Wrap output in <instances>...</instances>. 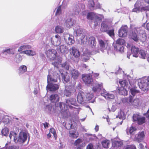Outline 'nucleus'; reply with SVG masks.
<instances>
[{
    "label": "nucleus",
    "mask_w": 149,
    "mask_h": 149,
    "mask_svg": "<svg viewBox=\"0 0 149 149\" xmlns=\"http://www.w3.org/2000/svg\"><path fill=\"white\" fill-rule=\"evenodd\" d=\"M137 5V3H136L134 5L135 8L133 9V12L137 13V12H139L140 11L142 12L143 11V10H144V9H145V8H143L144 7H144H146V6L147 5V4L146 3H145V4L144 5H145L144 6L142 7L141 8H140L136 7V6Z\"/></svg>",
    "instance_id": "obj_33"
},
{
    "label": "nucleus",
    "mask_w": 149,
    "mask_h": 149,
    "mask_svg": "<svg viewBox=\"0 0 149 149\" xmlns=\"http://www.w3.org/2000/svg\"><path fill=\"white\" fill-rule=\"evenodd\" d=\"M61 61H58V62H52V64L54 65V67H56L57 68H58V65H59L61 64Z\"/></svg>",
    "instance_id": "obj_59"
},
{
    "label": "nucleus",
    "mask_w": 149,
    "mask_h": 149,
    "mask_svg": "<svg viewBox=\"0 0 149 149\" xmlns=\"http://www.w3.org/2000/svg\"><path fill=\"white\" fill-rule=\"evenodd\" d=\"M95 129L96 131H97L99 130V126L98 125H96L95 128Z\"/></svg>",
    "instance_id": "obj_64"
},
{
    "label": "nucleus",
    "mask_w": 149,
    "mask_h": 149,
    "mask_svg": "<svg viewBox=\"0 0 149 149\" xmlns=\"http://www.w3.org/2000/svg\"><path fill=\"white\" fill-rule=\"evenodd\" d=\"M86 149H94L93 145L91 144H88L87 146Z\"/></svg>",
    "instance_id": "obj_61"
},
{
    "label": "nucleus",
    "mask_w": 149,
    "mask_h": 149,
    "mask_svg": "<svg viewBox=\"0 0 149 149\" xmlns=\"http://www.w3.org/2000/svg\"><path fill=\"white\" fill-rule=\"evenodd\" d=\"M123 144L121 141H114L112 143V146L116 149H120Z\"/></svg>",
    "instance_id": "obj_29"
},
{
    "label": "nucleus",
    "mask_w": 149,
    "mask_h": 149,
    "mask_svg": "<svg viewBox=\"0 0 149 149\" xmlns=\"http://www.w3.org/2000/svg\"><path fill=\"white\" fill-rule=\"evenodd\" d=\"M102 146L104 148H107L109 145V141L107 140H105L102 142Z\"/></svg>",
    "instance_id": "obj_44"
},
{
    "label": "nucleus",
    "mask_w": 149,
    "mask_h": 149,
    "mask_svg": "<svg viewBox=\"0 0 149 149\" xmlns=\"http://www.w3.org/2000/svg\"><path fill=\"white\" fill-rule=\"evenodd\" d=\"M49 125V123H48L46 122L45 123H43V125H44V127L45 128H47L48 127Z\"/></svg>",
    "instance_id": "obj_62"
},
{
    "label": "nucleus",
    "mask_w": 149,
    "mask_h": 149,
    "mask_svg": "<svg viewBox=\"0 0 149 149\" xmlns=\"http://www.w3.org/2000/svg\"><path fill=\"white\" fill-rule=\"evenodd\" d=\"M70 53L72 54L76 58L79 57L80 55V53L79 50L74 47H72L70 50Z\"/></svg>",
    "instance_id": "obj_22"
},
{
    "label": "nucleus",
    "mask_w": 149,
    "mask_h": 149,
    "mask_svg": "<svg viewBox=\"0 0 149 149\" xmlns=\"http://www.w3.org/2000/svg\"><path fill=\"white\" fill-rule=\"evenodd\" d=\"M54 78H52L49 75H48L47 77V82L48 84L46 86V89H48L50 91H54L57 90L59 88V85L56 84H54L50 82H56L57 81V78L59 75L58 73L55 72L54 73Z\"/></svg>",
    "instance_id": "obj_4"
},
{
    "label": "nucleus",
    "mask_w": 149,
    "mask_h": 149,
    "mask_svg": "<svg viewBox=\"0 0 149 149\" xmlns=\"http://www.w3.org/2000/svg\"><path fill=\"white\" fill-rule=\"evenodd\" d=\"M136 128L133 126L127 128L126 130V132L127 134L128 135H133L135 133L136 130Z\"/></svg>",
    "instance_id": "obj_28"
},
{
    "label": "nucleus",
    "mask_w": 149,
    "mask_h": 149,
    "mask_svg": "<svg viewBox=\"0 0 149 149\" xmlns=\"http://www.w3.org/2000/svg\"><path fill=\"white\" fill-rule=\"evenodd\" d=\"M117 117L118 118L120 119H124L125 115L124 112L122 110H120V112L118 113Z\"/></svg>",
    "instance_id": "obj_47"
},
{
    "label": "nucleus",
    "mask_w": 149,
    "mask_h": 149,
    "mask_svg": "<svg viewBox=\"0 0 149 149\" xmlns=\"http://www.w3.org/2000/svg\"><path fill=\"white\" fill-rule=\"evenodd\" d=\"M146 52L143 50H140L139 52L138 56L143 59H145L146 56Z\"/></svg>",
    "instance_id": "obj_38"
},
{
    "label": "nucleus",
    "mask_w": 149,
    "mask_h": 149,
    "mask_svg": "<svg viewBox=\"0 0 149 149\" xmlns=\"http://www.w3.org/2000/svg\"><path fill=\"white\" fill-rule=\"evenodd\" d=\"M63 28L60 26H57L55 28V31L56 33H62L63 32Z\"/></svg>",
    "instance_id": "obj_41"
},
{
    "label": "nucleus",
    "mask_w": 149,
    "mask_h": 149,
    "mask_svg": "<svg viewBox=\"0 0 149 149\" xmlns=\"http://www.w3.org/2000/svg\"><path fill=\"white\" fill-rule=\"evenodd\" d=\"M84 96L85 94L83 92L80 91L79 92L77 96V100L79 103L83 104L86 103V100Z\"/></svg>",
    "instance_id": "obj_12"
},
{
    "label": "nucleus",
    "mask_w": 149,
    "mask_h": 149,
    "mask_svg": "<svg viewBox=\"0 0 149 149\" xmlns=\"http://www.w3.org/2000/svg\"><path fill=\"white\" fill-rule=\"evenodd\" d=\"M15 60L16 62L19 63L21 62L22 60V57L19 54H17L15 56Z\"/></svg>",
    "instance_id": "obj_54"
},
{
    "label": "nucleus",
    "mask_w": 149,
    "mask_h": 149,
    "mask_svg": "<svg viewBox=\"0 0 149 149\" xmlns=\"http://www.w3.org/2000/svg\"><path fill=\"white\" fill-rule=\"evenodd\" d=\"M81 45H85L87 42L88 38L87 36L84 35L81 36L80 38Z\"/></svg>",
    "instance_id": "obj_36"
},
{
    "label": "nucleus",
    "mask_w": 149,
    "mask_h": 149,
    "mask_svg": "<svg viewBox=\"0 0 149 149\" xmlns=\"http://www.w3.org/2000/svg\"><path fill=\"white\" fill-rule=\"evenodd\" d=\"M74 34L75 35H76L77 36H79L81 35H82V36L84 35L83 34L84 30L81 29L77 28V29H74Z\"/></svg>",
    "instance_id": "obj_32"
},
{
    "label": "nucleus",
    "mask_w": 149,
    "mask_h": 149,
    "mask_svg": "<svg viewBox=\"0 0 149 149\" xmlns=\"http://www.w3.org/2000/svg\"><path fill=\"white\" fill-rule=\"evenodd\" d=\"M119 93L121 95L126 96L128 94V92L126 89L123 87H121L118 89Z\"/></svg>",
    "instance_id": "obj_35"
},
{
    "label": "nucleus",
    "mask_w": 149,
    "mask_h": 149,
    "mask_svg": "<svg viewBox=\"0 0 149 149\" xmlns=\"http://www.w3.org/2000/svg\"><path fill=\"white\" fill-rule=\"evenodd\" d=\"M99 48L100 50L103 52L106 49L108 46V41L106 40H98Z\"/></svg>",
    "instance_id": "obj_18"
},
{
    "label": "nucleus",
    "mask_w": 149,
    "mask_h": 149,
    "mask_svg": "<svg viewBox=\"0 0 149 149\" xmlns=\"http://www.w3.org/2000/svg\"><path fill=\"white\" fill-rule=\"evenodd\" d=\"M59 75V77L58 78H60V75H61L62 77V79L63 80V82H68L70 80V77L69 76L68 74V73L66 72L61 70H59V74L58 73Z\"/></svg>",
    "instance_id": "obj_17"
},
{
    "label": "nucleus",
    "mask_w": 149,
    "mask_h": 149,
    "mask_svg": "<svg viewBox=\"0 0 149 149\" xmlns=\"http://www.w3.org/2000/svg\"><path fill=\"white\" fill-rule=\"evenodd\" d=\"M79 136L78 132L76 131L70 130L69 132V136L72 138H76Z\"/></svg>",
    "instance_id": "obj_34"
},
{
    "label": "nucleus",
    "mask_w": 149,
    "mask_h": 149,
    "mask_svg": "<svg viewBox=\"0 0 149 149\" xmlns=\"http://www.w3.org/2000/svg\"><path fill=\"white\" fill-rule=\"evenodd\" d=\"M132 32L130 33V36L135 41L139 40H144L146 38V35L144 31L142 28H134L131 27Z\"/></svg>",
    "instance_id": "obj_3"
},
{
    "label": "nucleus",
    "mask_w": 149,
    "mask_h": 149,
    "mask_svg": "<svg viewBox=\"0 0 149 149\" xmlns=\"http://www.w3.org/2000/svg\"><path fill=\"white\" fill-rule=\"evenodd\" d=\"M50 133L52 134L54 136V137L56 138L57 137V135L56 133V132L55 129L53 128H51L49 130Z\"/></svg>",
    "instance_id": "obj_55"
},
{
    "label": "nucleus",
    "mask_w": 149,
    "mask_h": 149,
    "mask_svg": "<svg viewBox=\"0 0 149 149\" xmlns=\"http://www.w3.org/2000/svg\"><path fill=\"white\" fill-rule=\"evenodd\" d=\"M62 66L66 70H68L70 66L68 62H66L62 64Z\"/></svg>",
    "instance_id": "obj_53"
},
{
    "label": "nucleus",
    "mask_w": 149,
    "mask_h": 149,
    "mask_svg": "<svg viewBox=\"0 0 149 149\" xmlns=\"http://www.w3.org/2000/svg\"><path fill=\"white\" fill-rule=\"evenodd\" d=\"M145 3H146L147 5L146 6V7H144L142 8H145L144 10H149V0H144Z\"/></svg>",
    "instance_id": "obj_57"
},
{
    "label": "nucleus",
    "mask_w": 149,
    "mask_h": 149,
    "mask_svg": "<svg viewBox=\"0 0 149 149\" xmlns=\"http://www.w3.org/2000/svg\"><path fill=\"white\" fill-rule=\"evenodd\" d=\"M129 83H130L129 80L128 79L119 81V83L122 86L121 87L124 88V87H126L129 88Z\"/></svg>",
    "instance_id": "obj_31"
},
{
    "label": "nucleus",
    "mask_w": 149,
    "mask_h": 149,
    "mask_svg": "<svg viewBox=\"0 0 149 149\" xmlns=\"http://www.w3.org/2000/svg\"><path fill=\"white\" fill-rule=\"evenodd\" d=\"M66 104L63 102H60L57 104V107L58 109L60 110L61 114L63 116L65 115L67 113V110L70 108L71 109H72L74 111H77V112L75 113H79V110L74 107L70 105V104L76 106V100L74 98H70L69 99L66 100Z\"/></svg>",
    "instance_id": "obj_1"
},
{
    "label": "nucleus",
    "mask_w": 149,
    "mask_h": 149,
    "mask_svg": "<svg viewBox=\"0 0 149 149\" xmlns=\"http://www.w3.org/2000/svg\"><path fill=\"white\" fill-rule=\"evenodd\" d=\"M87 6L91 10H94L97 9H101L102 5L99 3H95L94 0H89Z\"/></svg>",
    "instance_id": "obj_8"
},
{
    "label": "nucleus",
    "mask_w": 149,
    "mask_h": 149,
    "mask_svg": "<svg viewBox=\"0 0 149 149\" xmlns=\"http://www.w3.org/2000/svg\"><path fill=\"white\" fill-rule=\"evenodd\" d=\"M60 52L61 53H64L68 51L67 49L66 48L65 45H62L59 47L58 48Z\"/></svg>",
    "instance_id": "obj_42"
},
{
    "label": "nucleus",
    "mask_w": 149,
    "mask_h": 149,
    "mask_svg": "<svg viewBox=\"0 0 149 149\" xmlns=\"http://www.w3.org/2000/svg\"><path fill=\"white\" fill-rule=\"evenodd\" d=\"M65 25L68 28L71 27L74 24V21L70 17H67L64 20Z\"/></svg>",
    "instance_id": "obj_21"
},
{
    "label": "nucleus",
    "mask_w": 149,
    "mask_h": 149,
    "mask_svg": "<svg viewBox=\"0 0 149 149\" xmlns=\"http://www.w3.org/2000/svg\"><path fill=\"white\" fill-rule=\"evenodd\" d=\"M1 133L3 135L7 136L9 133V129L6 127H4L3 129L1 131Z\"/></svg>",
    "instance_id": "obj_45"
},
{
    "label": "nucleus",
    "mask_w": 149,
    "mask_h": 149,
    "mask_svg": "<svg viewBox=\"0 0 149 149\" xmlns=\"http://www.w3.org/2000/svg\"><path fill=\"white\" fill-rule=\"evenodd\" d=\"M51 40L53 45L56 46L59 45L61 42V37L58 35L52 37L51 38Z\"/></svg>",
    "instance_id": "obj_16"
},
{
    "label": "nucleus",
    "mask_w": 149,
    "mask_h": 149,
    "mask_svg": "<svg viewBox=\"0 0 149 149\" xmlns=\"http://www.w3.org/2000/svg\"><path fill=\"white\" fill-rule=\"evenodd\" d=\"M18 74L21 75L27 71V67L26 65H21L18 68Z\"/></svg>",
    "instance_id": "obj_30"
},
{
    "label": "nucleus",
    "mask_w": 149,
    "mask_h": 149,
    "mask_svg": "<svg viewBox=\"0 0 149 149\" xmlns=\"http://www.w3.org/2000/svg\"><path fill=\"white\" fill-rule=\"evenodd\" d=\"M74 14L75 15H78L80 12V10L79 8V6H77L74 8Z\"/></svg>",
    "instance_id": "obj_56"
},
{
    "label": "nucleus",
    "mask_w": 149,
    "mask_h": 149,
    "mask_svg": "<svg viewBox=\"0 0 149 149\" xmlns=\"http://www.w3.org/2000/svg\"><path fill=\"white\" fill-rule=\"evenodd\" d=\"M70 73L71 74L72 77L74 79H77L79 76L80 73L79 71L75 69H72L70 71Z\"/></svg>",
    "instance_id": "obj_24"
},
{
    "label": "nucleus",
    "mask_w": 149,
    "mask_h": 149,
    "mask_svg": "<svg viewBox=\"0 0 149 149\" xmlns=\"http://www.w3.org/2000/svg\"><path fill=\"white\" fill-rule=\"evenodd\" d=\"M64 39L67 43L71 45L74 42V37L69 34L65 35L64 36Z\"/></svg>",
    "instance_id": "obj_20"
},
{
    "label": "nucleus",
    "mask_w": 149,
    "mask_h": 149,
    "mask_svg": "<svg viewBox=\"0 0 149 149\" xmlns=\"http://www.w3.org/2000/svg\"><path fill=\"white\" fill-rule=\"evenodd\" d=\"M125 149H136L135 146L134 145L127 146L125 147Z\"/></svg>",
    "instance_id": "obj_60"
},
{
    "label": "nucleus",
    "mask_w": 149,
    "mask_h": 149,
    "mask_svg": "<svg viewBox=\"0 0 149 149\" xmlns=\"http://www.w3.org/2000/svg\"><path fill=\"white\" fill-rule=\"evenodd\" d=\"M101 94L106 99H113L114 98V95L112 93H107L104 89H103L101 92Z\"/></svg>",
    "instance_id": "obj_13"
},
{
    "label": "nucleus",
    "mask_w": 149,
    "mask_h": 149,
    "mask_svg": "<svg viewBox=\"0 0 149 149\" xmlns=\"http://www.w3.org/2000/svg\"><path fill=\"white\" fill-rule=\"evenodd\" d=\"M114 49H115L118 52H122L123 51L124 47L123 45H115L114 46Z\"/></svg>",
    "instance_id": "obj_40"
},
{
    "label": "nucleus",
    "mask_w": 149,
    "mask_h": 149,
    "mask_svg": "<svg viewBox=\"0 0 149 149\" xmlns=\"http://www.w3.org/2000/svg\"><path fill=\"white\" fill-rule=\"evenodd\" d=\"M31 48L30 46L28 45H24L21 46L18 49V51L19 52L26 50Z\"/></svg>",
    "instance_id": "obj_39"
},
{
    "label": "nucleus",
    "mask_w": 149,
    "mask_h": 149,
    "mask_svg": "<svg viewBox=\"0 0 149 149\" xmlns=\"http://www.w3.org/2000/svg\"><path fill=\"white\" fill-rule=\"evenodd\" d=\"M56 9V12L55 13V15H59L62 13V10L61 9V6H59L57 7Z\"/></svg>",
    "instance_id": "obj_49"
},
{
    "label": "nucleus",
    "mask_w": 149,
    "mask_h": 149,
    "mask_svg": "<svg viewBox=\"0 0 149 149\" xmlns=\"http://www.w3.org/2000/svg\"><path fill=\"white\" fill-rule=\"evenodd\" d=\"M130 104L133 106H138L139 104V100L138 99H136L133 100V98L132 96H130L128 100Z\"/></svg>",
    "instance_id": "obj_25"
},
{
    "label": "nucleus",
    "mask_w": 149,
    "mask_h": 149,
    "mask_svg": "<svg viewBox=\"0 0 149 149\" xmlns=\"http://www.w3.org/2000/svg\"><path fill=\"white\" fill-rule=\"evenodd\" d=\"M47 57L51 60H54L56 57V51L54 49H49L45 52Z\"/></svg>",
    "instance_id": "obj_10"
},
{
    "label": "nucleus",
    "mask_w": 149,
    "mask_h": 149,
    "mask_svg": "<svg viewBox=\"0 0 149 149\" xmlns=\"http://www.w3.org/2000/svg\"><path fill=\"white\" fill-rule=\"evenodd\" d=\"M13 147L12 146H10L8 147H6L4 148L3 149H13Z\"/></svg>",
    "instance_id": "obj_63"
},
{
    "label": "nucleus",
    "mask_w": 149,
    "mask_h": 149,
    "mask_svg": "<svg viewBox=\"0 0 149 149\" xmlns=\"http://www.w3.org/2000/svg\"><path fill=\"white\" fill-rule=\"evenodd\" d=\"M109 28L105 22H103L101 24L100 29L102 32H106L110 37L113 38L114 35V30L113 29L108 30Z\"/></svg>",
    "instance_id": "obj_9"
},
{
    "label": "nucleus",
    "mask_w": 149,
    "mask_h": 149,
    "mask_svg": "<svg viewBox=\"0 0 149 149\" xmlns=\"http://www.w3.org/2000/svg\"><path fill=\"white\" fill-rule=\"evenodd\" d=\"M144 132H139L138 134L135 135V140L139 142H141L144 138Z\"/></svg>",
    "instance_id": "obj_23"
},
{
    "label": "nucleus",
    "mask_w": 149,
    "mask_h": 149,
    "mask_svg": "<svg viewBox=\"0 0 149 149\" xmlns=\"http://www.w3.org/2000/svg\"><path fill=\"white\" fill-rule=\"evenodd\" d=\"M125 42V40L123 39L119 38L116 41V45H123Z\"/></svg>",
    "instance_id": "obj_46"
},
{
    "label": "nucleus",
    "mask_w": 149,
    "mask_h": 149,
    "mask_svg": "<svg viewBox=\"0 0 149 149\" xmlns=\"http://www.w3.org/2000/svg\"><path fill=\"white\" fill-rule=\"evenodd\" d=\"M48 109V110L50 112V113H51L54 112V107L50 106H48L47 107V109Z\"/></svg>",
    "instance_id": "obj_58"
},
{
    "label": "nucleus",
    "mask_w": 149,
    "mask_h": 149,
    "mask_svg": "<svg viewBox=\"0 0 149 149\" xmlns=\"http://www.w3.org/2000/svg\"><path fill=\"white\" fill-rule=\"evenodd\" d=\"M88 43L92 48V51L90 52L87 49L84 50L83 60L84 61H86L89 59L90 55L95 54L99 52V49L95 47L97 42L95 37L93 36L90 37L88 39Z\"/></svg>",
    "instance_id": "obj_2"
},
{
    "label": "nucleus",
    "mask_w": 149,
    "mask_h": 149,
    "mask_svg": "<svg viewBox=\"0 0 149 149\" xmlns=\"http://www.w3.org/2000/svg\"><path fill=\"white\" fill-rule=\"evenodd\" d=\"M133 118L134 121H136L137 123L139 125H141L145 122V117L141 116L138 114H134L133 116Z\"/></svg>",
    "instance_id": "obj_11"
},
{
    "label": "nucleus",
    "mask_w": 149,
    "mask_h": 149,
    "mask_svg": "<svg viewBox=\"0 0 149 149\" xmlns=\"http://www.w3.org/2000/svg\"><path fill=\"white\" fill-rule=\"evenodd\" d=\"M22 53H24L29 56H33L36 54V52L32 50H28L27 49L22 51Z\"/></svg>",
    "instance_id": "obj_37"
},
{
    "label": "nucleus",
    "mask_w": 149,
    "mask_h": 149,
    "mask_svg": "<svg viewBox=\"0 0 149 149\" xmlns=\"http://www.w3.org/2000/svg\"><path fill=\"white\" fill-rule=\"evenodd\" d=\"M59 96L58 94H53L50 96L49 100L52 102L55 103L59 101Z\"/></svg>",
    "instance_id": "obj_26"
},
{
    "label": "nucleus",
    "mask_w": 149,
    "mask_h": 149,
    "mask_svg": "<svg viewBox=\"0 0 149 149\" xmlns=\"http://www.w3.org/2000/svg\"><path fill=\"white\" fill-rule=\"evenodd\" d=\"M138 85L139 88L143 91L148 90L149 87V76L139 79L138 80Z\"/></svg>",
    "instance_id": "obj_6"
},
{
    "label": "nucleus",
    "mask_w": 149,
    "mask_h": 149,
    "mask_svg": "<svg viewBox=\"0 0 149 149\" xmlns=\"http://www.w3.org/2000/svg\"><path fill=\"white\" fill-rule=\"evenodd\" d=\"M130 92L133 96H134L136 94L139 93L138 90L135 89L134 88H131L130 89Z\"/></svg>",
    "instance_id": "obj_50"
},
{
    "label": "nucleus",
    "mask_w": 149,
    "mask_h": 149,
    "mask_svg": "<svg viewBox=\"0 0 149 149\" xmlns=\"http://www.w3.org/2000/svg\"><path fill=\"white\" fill-rule=\"evenodd\" d=\"M82 140L80 139H78L76 140L74 143V145L75 146H82L83 144Z\"/></svg>",
    "instance_id": "obj_43"
},
{
    "label": "nucleus",
    "mask_w": 149,
    "mask_h": 149,
    "mask_svg": "<svg viewBox=\"0 0 149 149\" xmlns=\"http://www.w3.org/2000/svg\"><path fill=\"white\" fill-rule=\"evenodd\" d=\"M16 133L11 131L9 137L10 139L13 138L15 142H18L20 143H23L26 140L28 135L27 134L23 132H22L19 134V136L17 138Z\"/></svg>",
    "instance_id": "obj_5"
},
{
    "label": "nucleus",
    "mask_w": 149,
    "mask_h": 149,
    "mask_svg": "<svg viewBox=\"0 0 149 149\" xmlns=\"http://www.w3.org/2000/svg\"><path fill=\"white\" fill-rule=\"evenodd\" d=\"M127 26H122L118 31V36L120 37H124L127 35Z\"/></svg>",
    "instance_id": "obj_19"
},
{
    "label": "nucleus",
    "mask_w": 149,
    "mask_h": 149,
    "mask_svg": "<svg viewBox=\"0 0 149 149\" xmlns=\"http://www.w3.org/2000/svg\"><path fill=\"white\" fill-rule=\"evenodd\" d=\"M103 84L102 83H99L97 81L94 82L93 85L92 89L95 92H98L103 87Z\"/></svg>",
    "instance_id": "obj_14"
},
{
    "label": "nucleus",
    "mask_w": 149,
    "mask_h": 149,
    "mask_svg": "<svg viewBox=\"0 0 149 149\" xmlns=\"http://www.w3.org/2000/svg\"><path fill=\"white\" fill-rule=\"evenodd\" d=\"M102 17V15L96 14L93 12L89 13L87 15V18L88 19L96 21L97 23L96 25L101 20Z\"/></svg>",
    "instance_id": "obj_7"
},
{
    "label": "nucleus",
    "mask_w": 149,
    "mask_h": 149,
    "mask_svg": "<svg viewBox=\"0 0 149 149\" xmlns=\"http://www.w3.org/2000/svg\"><path fill=\"white\" fill-rule=\"evenodd\" d=\"M131 52L133 57H137L138 56V53L139 52V49L135 46H132L131 47Z\"/></svg>",
    "instance_id": "obj_27"
},
{
    "label": "nucleus",
    "mask_w": 149,
    "mask_h": 149,
    "mask_svg": "<svg viewBox=\"0 0 149 149\" xmlns=\"http://www.w3.org/2000/svg\"><path fill=\"white\" fill-rule=\"evenodd\" d=\"M3 53L6 54L8 53L10 54H14V52L13 49L10 48L4 50Z\"/></svg>",
    "instance_id": "obj_48"
},
{
    "label": "nucleus",
    "mask_w": 149,
    "mask_h": 149,
    "mask_svg": "<svg viewBox=\"0 0 149 149\" xmlns=\"http://www.w3.org/2000/svg\"><path fill=\"white\" fill-rule=\"evenodd\" d=\"M71 91L68 90L67 87H66L65 90L64 91V95L66 96L69 97L71 95Z\"/></svg>",
    "instance_id": "obj_52"
},
{
    "label": "nucleus",
    "mask_w": 149,
    "mask_h": 149,
    "mask_svg": "<svg viewBox=\"0 0 149 149\" xmlns=\"http://www.w3.org/2000/svg\"><path fill=\"white\" fill-rule=\"evenodd\" d=\"M86 103L87 102V101H89L90 100H91L93 96V95L92 93H86Z\"/></svg>",
    "instance_id": "obj_51"
},
{
    "label": "nucleus",
    "mask_w": 149,
    "mask_h": 149,
    "mask_svg": "<svg viewBox=\"0 0 149 149\" xmlns=\"http://www.w3.org/2000/svg\"><path fill=\"white\" fill-rule=\"evenodd\" d=\"M82 79L84 82L87 84H91L93 81L92 76L90 74H83L82 76Z\"/></svg>",
    "instance_id": "obj_15"
}]
</instances>
